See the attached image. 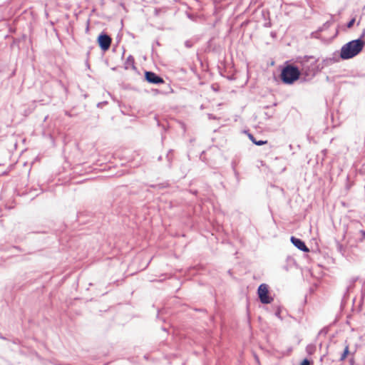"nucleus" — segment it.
<instances>
[{
  "label": "nucleus",
  "instance_id": "nucleus-1",
  "mask_svg": "<svg viewBox=\"0 0 365 365\" xmlns=\"http://www.w3.org/2000/svg\"><path fill=\"white\" fill-rule=\"evenodd\" d=\"M296 63L299 65L302 81L312 80L322 71V66H319V58L314 56H297Z\"/></svg>",
  "mask_w": 365,
  "mask_h": 365
},
{
  "label": "nucleus",
  "instance_id": "nucleus-2",
  "mask_svg": "<svg viewBox=\"0 0 365 365\" xmlns=\"http://www.w3.org/2000/svg\"><path fill=\"white\" fill-rule=\"evenodd\" d=\"M280 74L279 78L285 85H292L299 79L302 71L298 66L292 64L289 61H285L278 67Z\"/></svg>",
  "mask_w": 365,
  "mask_h": 365
},
{
  "label": "nucleus",
  "instance_id": "nucleus-3",
  "mask_svg": "<svg viewBox=\"0 0 365 365\" xmlns=\"http://www.w3.org/2000/svg\"><path fill=\"white\" fill-rule=\"evenodd\" d=\"M365 46V40L356 38L344 44L341 49V57L349 60L359 55Z\"/></svg>",
  "mask_w": 365,
  "mask_h": 365
},
{
  "label": "nucleus",
  "instance_id": "nucleus-4",
  "mask_svg": "<svg viewBox=\"0 0 365 365\" xmlns=\"http://www.w3.org/2000/svg\"><path fill=\"white\" fill-rule=\"evenodd\" d=\"M257 294L259 302L263 304H270L274 300V298L269 294V287L267 284H259L257 287Z\"/></svg>",
  "mask_w": 365,
  "mask_h": 365
},
{
  "label": "nucleus",
  "instance_id": "nucleus-5",
  "mask_svg": "<svg viewBox=\"0 0 365 365\" xmlns=\"http://www.w3.org/2000/svg\"><path fill=\"white\" fill-rule=\"evenodd\" d=\"M97 43L103 52L109 50L112 42L110 36L104 31H101L97 37Z\"/></svg>",
  "mask_w": 365,
  "mask_h": 365
},
{
  "label": "nucleus",
  "instance_id": "nucleus-6",
  "mask_svg": "<svg viewBox=\"0 0 365 365\" xmlns=\"http://www.w3.org/2000/svg\"><path fill=\"white\" fill-rule=\"evenodd\" d=\"M144 79L148 83L154 85H160L165 83L164 79L160 75L151 71H145Z\"/></svg>",
  "mask_w": 365,
  "mask_h": 365
},
{
  "label": "nucleus",
  "instance_id": "nucleus-7",
  "mask_svg": "<svg viewBox=\"0 0 365 365\" xmlns=\"http://www.w3.org/2000/svg\"><path fill=\"white\" fill-rule=\"evenodd\" d=\"M290 242L299 250L302 251L304 252H309V249L306 245L304 241L302 240V239L298 238V237H297L295 236H291Z\"/></svg>",
  "mask_w": 365,
  "mask_h": 365
},
{
  "label": "nucleus",
  "instance_id": "nucleus-8",
  "mask_svg": "<svg viewBox=\"0 0 365 365\" xmlns=\"http://www.w3.org/2000/svg\"><path fill=\"white\" fill-rule=\"evenodd\" d=\"M245 133L247 135L249 139L252 142L253 144L261 146L267 143V140H257L255 136L250 133L248 130H245Z\"/></svg>",
  "mask_w": 365,
  "mask_h": 365
},
{
  "label": "nucleus",
  "instance_id": "nucleus-9",
  "mask_svg": "<svg viewBox=\"0 0 365 365\" xmlns=\"http://www.w3.org/2000/svg\"><path fill=\"white\" fill-rule=\"evenodd\" d=\"M130 67L133 70H136V66H135V59L132 55H129L125 62V68L128 69Z\"/></svg>",
  "mask_w": 365,
  "mask_h": 365
},
{
  "label": "nucleus",
  "instance_id": "nucleus-10",
  "mask_svg": "<svg viewBox=\"0 0 365 365\" xmlns=\"http://www.w3.org/2000/svg\"><path fill=\"white\" fill-rule=\"evenodd\" d=\"M341 49L339 50V51H334L331 56L330 57L333 63H339L341 61H346L345 58L341 57Z\"/></svg>",
  "mask_w": 365,
  "mask_h": 365
},
{
  "label": "nucleus",
  "instance_id": "nucleus-11",
  "mask_svg": "<svg viewBox=\"0 0 365 365\" xmlns=\"http://www.w3.org/2000/svg\"><path fill=\"white\" fill-rule=\"evenodd\" d=\"M173 158H174V150L170 149L168 151L166 156H165V158L168 162V167L169 168H171V167H172V163H173Z\"/></svg>",
  "mask_w": 365,
  "mask_h": 365
},
{
  "label": "nucleus",
  "instance_id": "nucleus-12",
  "mask_svg": "<svg viewBox=\"0 0 365 365\" xmlns=\"http://www.w3.org/2000/svg\"><path fill=\"white\" fill-rule=\"evenodd\" d=\"M334 64L331 58L327 57L322 61V62H319V66H322V70L327 66H329L331 65Z\"/></svg>",
  "mask_w": 365,
  "mask_h": 365
},
{
  "label": "nucleus",
  "instance_id": "nucleus-13",
  "mask_svg": "<svg viewBox=\"0 0 365 365\" xmlns=\"http://www.w3.org/2000/svg\"><path fill=\"white\" fill-rule=\"evenodd\" d=\"M355 21H356V18L355 17L351 18L345 25H344L341 27V30H343L344 31H346L347 29H351L355 24Z\"/></svg>",
  "mask_w": 365,
  "mask_h": 365
},
{
  "label": "nucleus",
  "instance_id": "nucleus-14",
  "mask_svg": "<svg viewBox=\"0 0 365 365\" xmlns=\"http://www.w3.org/2000/svg\"><path fill=\"white\" fill-rule=\"evenodd\" d=\"M349 294H350V292H348V291L346 290L342 297V299H341V308H344L345 307V305L349 298Z\"/></svg>",
  "mask_w": 365,
  "mask_h": 365
},
{
  "label": "nucleus",
  "instance_id": "nucleus-15",
  "mask_svg": "<svg viewBox=\"0 0 365 365\" xmlns=\"http://www.w3.org/2000/svg\"><path fill=\"white\" fill-rule=\"evenodd\" d=\"M316 351V346L313 344H309L306 346V352L308 355H312Z\"/></svg>",
  "mask_w": 365,
  "mask_h": 365
},
{
  "label": "nucleus",
  "instance_id": "nucleus-16",
  "mask_svg": "<svg viewBox=\"0 0 365 365\" xmlns=\"http://www.w3.org/2000/svg\"><path fill=\"white\" fill-rule=\"evenodd\" d=\"M350 351H349V346H346L342 354H341V357L339 359V361H343L346 359V358L348 356V355L349 354Z\"/></svg>",
  "mask_w": 365,
  "mask_h": 365
},
{
  "label": "nucleus",
  "instance_id": "nucleus-17",
  "mask_svg": "<svg viewBox=\"0 0 365 365\" xmlns=\"http://www.w3.org/2000/svg\"><path fill=\"white\" fill-rule=\"evenodd\" d=\"M336 250L340 254L344 255L346 252V247L339 242H336Z\"/></svg>",
  "mask_w": 365,
  "mask_h": 365
},
{
  "label": "nucleus",
  "instance_id": "nucleus-18",
  "mask_svg": "<svg viewBox=\"0 0 365 365\" xmlns=\"http://www.w3.org/2000/svg\"><path fill=\"white\" fill-rule=\"evenodd\" d=\"M330 27V23L325 22L322 26L319 27L317 32L321 33Z\"/></svg>",
  "mask_w": 365,
  "mask_h": 365
},
{
  "label": "nucleus",
  "instance_id": "nucleus-19",
  "mask_svg": "<svg viewBox=\"0 0 365 365\" xmlns=\"http://www.w3.org/2000/svg\"><path fill=\"white\" fill-rule=\"evenodd\" d=\"M299 365H313L312 361L309 360L307 358H304L302 360Z\"/></svg>",
  "mask_w": 365,
  "mask_h": 365
},
{
  "label": "nucleus",
  "instance_id": "nucleus-20",
  "mask_svg": "<svg viewBox=\"0 0 365 365\" xmlns=\"http://www.w3.org/2000/svg\"><path fill=\"white\" fill-rule=\"evenodd\" d=\"M355 287V284H352L351 282H349V284L347 286L346 290L348 291V292H352V290Z\"/></svg>",
  "mask_w": 365,
  "mask_h": 365
},
{
  "label": "nucleus",
  "instance_id": "nucleus-21",
  "mask_svg": "<svg viewBox=\"0 0 365 365\" xmlns=\"http://www.w3.org/2000/svg\"><path fill=\"white\" fill-rule=\"evenodd\" d=\"M185 46L187 48H190L193 46V43L190 40H187L185 41Z\"/></svg>",
  "mask_w": 365,
  "mask_h": 365
},
{
  "label": "nucleus",
  "instance_id": "nucleus-22",
  "mask_svg": "<svg viewBox=\"0 0 365 365\" xmlns=\"http://www.w3.org/2000/svg\"><path fill=\"white\" fill-rule=\"evenodd\" d=\"M281 312H282L281 309H280L279 307H278V308L277 309V310L275 311L274 315H275L277 318H279V319H282V317H281Z\"/></svg>",
  "mask_w": 365,
  "mask_h": 365
},
{
  "label": "nucleus",
  "instance_id": "nucleus-23",
  "mask_svg": "<svg viewBox=\"0 0 365 365\" xmlns=\"http://www.w3.org/2000/svg\"><path fill=\"white\" fill-rule=\"evenodd\" d=\"M233 173H234V175H235V177L236 178L237 182H240V173H239V172L236 169V170H233Z\"/></svg>",
  "mask_w": 365,
  "mask_h": 365
},
{
  "label": "nucleus",
  "instance_id": "nucleus-24",
  "mask_svg": "<svg viewBox=\"0 0 365 365\" xmlns=\"http://www.w3.org/2000/svg\"><path fill=\"white\" fill-rule=\"evenodd\" d=\"M150 187H153V188H159V189H162V188H164L165 186L163 185V184H156V185H150Z\"/></svg>",
  "mask_w": 365,
  "mask_h": 365
},
{
  "label": "nucleus",
  "instance_id": "nucleus-25",
  "mask_svg": "<svg viewBox=\"0 0 365 365\" xmlns=\"http://www.w3.org/2000/svg\"><path fill=\"white\" fill-rule=\"evenodd\" d=\"M335 21H336V20H335V19H334V15H332V14H331L330 19H329V20H328V21H327L326 22H329V23H330V26H331V24H332L334 22H335Z\"/></svg>",
  "mask_w": 365,
  "mask_h": 365
},
{
  "label": "nucleus",
  "instance_id": "nucleus-26",
  "mask_svg": "<svg viewBox=\"0 0 365 365\" xmlns=\"http://www.w3.org/2000/svg\"><path fill=\"white\" fill-rule=\"evenodd\" d=\"M264 27L265 28H269L272 26V23L270 21V20H269L268 21L265 22L264 24H263Z\"/></svg>",
  "mask_w": 365,
  "mask_h": 365
},
{
  "label": "nucleus",
  "instance_id": "nucleus-27",
  "mask_svg": "<svg viewBox=\"0 0 365 365\" xmlns=\"http://www.w3.org/2000/svg\"><path fill=\"white\" fill-rule=\"evenodd\" d=\"M108 102L107 101H102V102H100L97 104V107L98 108H102L104 105L107 104Z\"/></svg>",
  "mask_w": 365,
  "mask_h": 365
},
{
  "label": "nucleus",
  "instance_id": "nucleus-28",
  "mask_svg": "<svg viewBox=\"0 0 365 365\" xmlns=\"http://www.w3.org/2000/svg\"><path fill=\"white\" fill-rule=\"evenodd\" d=\"M327 331H328V330L326 329L325 328H324V329H321L319 331L318 335H320V334H322L326 335L327 334Z\"/></svg>",
  "mask_w": 365,
  "mask_h": 365
},
{
  "label": "nucleus",
  "instance_id": "nucleus-29",
  "mask_svg": "<svg viewBox=\"0 0 365 365\" xmlns=\"http://www.w3.org/2000/svg\"><path fill=\"white\" fill-rule=\"evenodd\" d=\"M232 170H236L237 163L235 160H232L231 163Z\"/></svg>",
  "mask_w": 365,
  "mask_h": 365
},
{
  "label": "nucleus",
  "instance_id": "nucleus-30",
  "mask_svg": "<svg viewBox=\"0 0 365 365\" xmlns=\"http://www.w3.org/2000/svg\"><path fill=\"white\" fill-rule=\"evenodd\" d=\"M359 279L358 277H352L349 282H351L352 284H355L356 281Z\"/></svg>",
  "mask_w": 365,
  "mask_h": 365
},
{
  "label": "nucleus",
  "instance_id": "nucleus-31",
  "mask_svg": "<svg viewBox=\"0 0 365 365\" xmlns=\"http://www.w3.org/2000/svg\"><path fill=\"white\" fill-rule=\"evenodd\" d=\"M360 232V234H361V240H365V230H360V232Z\"/></svg>",
  "mask_w": 365,
  "mask_h": 365
},
{
  "label": "nucleus",
  "instance_id": "nucleus-32",
  "mask_svg": "<svg viewBox=\"0 0 365 365\" xmlns=\"http://www.w3.org/2000/svg\"><path fill=\"white\" fill-rule=\"evenodd\" d=\"M365 36V29L363 30L361 34L358 38H360L361 40H364V38Z\"/></svg>",
  "mask_w": 365,
  "mask_h": 365
},
{
  "label": "nucleus",
  "instance_id": "nucleus-33",
  "mask_svg": "<svg viewBox=\"0 0 365 365\" xmlns=\"http://www.w3.org/2000/svg\"><path fill=\"white\" fill-rule=\"evenodd\" d=\"M21 39L20 38H14L13 39V44H19V42H20Z\"/></svg>",
  "mask_w": 365,
  "mask_h": 365
},
{
  "label": "nucleus",
  "instance_id": "nucleus-34",
  "mask_svg": "<svg viewBox=\"0 0 365 365\" xmlns=\"http://www.w3.org/2000/svg\"><path fill=\"white\" fill-rule=\"evenodd\" d=\"M187 16L191 19V20H194V16L192 14H190V13H187Z\"/></svg>",
  "mask_w": 365,
  "mask_h": 365
},
{
  "label": "nucleus",
  "instance_id": "nucleus-35",
  "mask_svg": "<svg viewBox=\"0 0 365 365\" xmlns=\"http://www.w3.org/2000/svg\"><path fill=\"white\" fill-rule=\"evenodd\" d=\"M339 26H338L336 29L334 38L336 37L339 35Z\"/></svg>",
  "mask_w": 365,
  "mask_h": 365
},
{
  "label": "nucleus",
  "instance_id": "nucleus-36",
  "mask_svg": "<svg viewBox=\"0 0 365 365\" xmlns=\"http://www.w3.org/2000/svg\"><path fill=\"white\" fill-rule=\"evenodd\" d=\"M327 354V351L320 357V361L321 362L323 361L324 358L326 356Z\"/></svg>",
  "mask_w": 365,
  "mask_h": 365
},
{
  "label": "nucleus",
  "instance_id": "nucleus-37",
  "mask_svg": "<svg viewBox=\"0 0 365 365\" xmlns=\"http://www.w3.org/2000/svg\"><path fill=\"white\" fill-rule=\"evenodd\" d=\"M195 311L197 312H205V309H195Z\"/></svg>",
  "mask_w": 365,
  "mask_h": 365
},
{
  "label": "nucleus",
  "instance_id": "nucleus-38",
  "mask_svg": "<svg viewBox=\"0 0 365 365\" xmlns=\"http://www.w3.org/2000/svg\"><path fill=\"white\" fill-rule=\"evenodd\" d=\"M209 119H215V116L212 114L208 115Z\"/></svg>",
  "mask_w": 365,
  "mask_h": 365
},
{
  "label": "nucleus",
  "instance_id": "nucleus-39",
  "mask_svg": "<svg viewBox=\"0 0 365 365\" xmlns=\"http://www.w3.org/2000/svg\"><path fill=\"white\" fill-rule=\"evenodd\" d=\"M191 192L193 194V195H197L198 191L197 190H191Z\"/></svg>",
  "mask_w": 365,
  "mask_h": 365
},
{
  "label": "nucleus",
  "instance_id": "nucleus-40",
  "mask_svg": "<svg viewBox=\"0 0 365 365\" xmlns=\"http://www.w3.org/2000/svg\"><path fill=\"white\" fill-rule=\"evenodd\" d=\"M349 363H350V365H353L354 363V359H349Z\"/></svg>",
  "mask_w": 365,
  "mask_h": 365
},
{
  "label": "nucleus",
  "instance_id": "nucleus-41",
  "mask_svg": "<svg viewBox=\"0 0 365 365\" xmlns=\"http://www.w3.org/2000/svg\"><path fill=\"white\" fill-rule=\"evenodd\" d=\"M162 159H163L162 155H160V156L158 158V161H161V160H162Z\"/></svg>",
  "mask_w": 365,
  "mask_h": 365
},
{
  "label": "nucleus",
  "instance_id": "nucleus-42",
  "mask_svg": "<svg viewBox=\"0 0 365 365\" xmlns=\"http://www.w3.org/2000/svg\"><path fill=\"white\" fill-rule=\"evenodd\" d=\"M155 44H156V45H158V46H160V42H159L158 41H155Z\"/></svg>",
  "mask_w": 365,
  "mask_h": 365
},
{
  "label": "nucleus",
  "instance_id": "nucleus-43",
  "mask_svg": "<svg viewBox=\"0 0 365 365\" xmlns=\"http://www.w3.org/2000/svg\"><path fill=\"white\" fill-rule=\"evenodd\" d=\"M262 16H263L264 19H266V16H265L264 11H262Z\"/></svg>",
  "mask_w": 365,
  "mask_h": 365
},
{
  "label": "nucleus",
  "instance_id": "nucleus-44",
  "mask_svg": "<svg viewBox=\"0 0 365 365\" xmlns=\"http://www.w3.org/2000/svg\"><path fill=\"white\" fill-rule=\"evenodd\" d=\"M26 38V36L25 34H24V35L22 36V38H23V39H25Z\"/></svg>",
  "mask_w": 365,
  "mask_h": 365
},
{
  "label": "nucleus",
  "instance_id": "nucleus-45",
  "mask_svg": "<svg viewBox=\"0 0 365 365\" xmlns=\"http://www.w3.org/2000/svg\"><path fill=\"white\" fill-rule=\"evenodd\" d=\"M86 66H87L88 68H89V67H90L89 63H88V62L86 63Z\"/></svg>",
  "mask_w": 365,
  "mask_h": 365
},
{
  "label": "nucleus",
  "instance_id": "nucleus-46",
  "mask_svg": "<svg viewBox=\"0 0 365 365\" xmlns=\"http://www.w3.org/2000/svg\"><path fill=\"white\" fill-rule=\"evenodd\" d=\"M322 343H320V344H319V348L321 349V348H322Z\"/></svg>",
  "mask_w": 365,
  "mask_h": 365
},
{
  "label": "nucleus",
  "instance_id": "nucleus-47",
  "mask_svg": "<svg viewBox=\"0 0 365 365\" xmlns=\"http://www.w3.org/2000/svg\"><path fill=\"white\" fill-rule=\"evenodd\" d=\"M227 78H228L229 80H232V79H233V78H231V77H228Z\"/></svg>",
  "mask_w": 365,
  "mask_h": 365
},
{
  "label": "nucleus",
  "instance_id": "nucleus-48",
  "mask_svg": "<svg viewBox=\"0 0 365 365\" xmlns=\"http://www.w3.org/2000/svg\"><path fill=\"white\" fill-rule=\"evenodd\" d=\"M292 348L288 349V351H289V352H290V351H292Z\"/></svg>",
  "mask_w": 365,
  "mask_h": 365
},
{
  "label": "nucleus",
  "instance_id": "nucleus-49",
  "mask_svg": "<svg viewBox=\"0 0 365 365\" xmlns=\"http://www.w3.org/2000/svg\"><path fill=\"white\" fill-rule=\"evenodd\" d=\"M355 300H356V298L354 297V298L353 299V303H354V302H355Z\"/></svg>",
  "mask_w": 365,
  "mask_h": 365
}]
</instances>
